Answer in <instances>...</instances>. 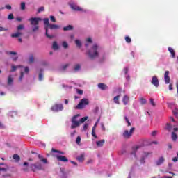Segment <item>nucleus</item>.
I'll return each instance as SVG.
<instances>
[{"instance_id":"15","label":"nucleus","mask_w":178,"mask_h":178,"mask_svg":"<svg viewBox=\"0 0 178 178\" xmlns=\"http://www.w3.org/2000/svg\"><path fill=\"white\" fill-rule=\"evenodd\" d=\"M54 153L60 154V155H65V152L59 151L58 149H55L54 148H52L51 151V154H54Z\"/></svg>"},{"instance_id":"55","label":"nucleus","mask_w":178,"mask_h":178,"mask_svg":"<svg viewBox=\"0 0 178 178\" xmlns=\"http://www.w3.org/2000/svg\"><path fill=\"white\" fill-rule=\"evenodd\" d=\"M24 76V74L23 72H21V75L19 76L20 81H22V80H23Z\"/></svg>"},{"instance_id":"54","label":"nucleus","mask_w":178,"mask_h":178,"mask_svg":"<svg viewBox=\"0 0 178 178\" xmlns=\"http://www.w3.org/2000/svg\"><path fill=\"white\" fill-rule=\"evenodd\" d=\"M8 18V20H13V14H12V13L9 14Z\"/></svg>"},{"instance_id":"46","label":"nucleus","mask_w":178,"mask_h":178,"mask_svg":"<svg viewBox=\"0 0 178 178\" xmlns=\"http://www.w3.org/2000/svg\"><path fill=\"white\" fill-rule=\"evenodd\" d=\"M50 20L53 22V23H55L56 22V19H55V17L54 15L50 16Z\"/></svg>"},{"instance_id":"49","label":"nucleus","mask_w":178,"mask_h":178,"mask_svg":"<svg viewBox=\"0 0 178 178\" xmlns=\"http://www.w3.org/2000/svg\"><path fill=\"white\" fill-rule=\"evenodd\" d=\"M1 170H2L3 172H7L8 171V165H6V168L0 167V171Z\"/></svg>"},{"instance_id":"35","label":"nucleus","mask_w":178,"mask_h":178,"mask_svg":"<svg viewBox=\"0 0 178 178\" xmlns=\"http://www.w3.org/2000/svg\"><path fill=\"white\" fill-rule=\"evenodd\" d=\"M92 136L95 138H98V136H97V135L95 134V127H92Z\"/></svg>"},{"instance_id":"11","label":"nucleus","mask_w":178,"mask_h":178,"mask_svg":"<svg viewBox=\"0 0 178 178\" xmlns=\"http://www.w3.org/2000/svg\"><path fill=\"white\" fill-rule=\"evenodd\" d=\"M56 157L58 162H69V159L65 156L56 155Z\"/></svg>"},{"instance_id":"9","label":"nucleus","mask_w":178,"mask_h":178,"mask_svg":"<svg viewBox=\"0 0 178 178\" xmlns=\"http://www.w3.org/2000/svg\"><path fill=\"white\" fill-rule=\"evenodd\" d=\"M70 6L72 10H75L76 12H81V10H83L81 7L78 6L77 5L74 4V3H70Z\"/></svg>"},{"instance_id":"37","label":"nucleus","mask_w":178,"mask_h":178,"mask_svg":"<svg viewBox=\"0 0 178 178\" xmlns=\"http://www.w3.org/2000/svg\"><path fill=\"white\" fill-rule=\"evenodd\" d=\"M75 43L79 48L81 47V42L80 40H76Z\"/></svg>"},{"instance_id":"34","label":"nucleus","mask_w":178,"mask_h":178,"mask_svg":"<svg viewBox=\"0 0 178 178\" xmlns=\"http://www.w3.org/2000/svg\"><path fill=\"white\" fill-rule=\"evenodd\" d=\"M165 129L168 130V131H171V130H172V125L170 124H169V123H167Z\"/></svg>"},{"instance_id":"27","label":"nucleus","mask_w":178,"mask_h":178,"mask_svg":"<svg viewBox=\"0 0 178 178\" xmlns=\"http://www.w3.org/2000/svg\"><path fill=\"white\" fill-rule=\"evenodd\" d=\"M138 148H140V147H138V146H135V147H132L134 152L131 153V154L134 155V156L135 158H136V151H137V149H138Z\"/></svg>"},{"instance_id":"30","label":"nucleus","mask_w":178,"mask_h":178,"mask_svg":"<svg viewBox=\"0 0 178 178\" xmlns=\"http://www.w3.org/2000/svg\"><path fill=\"white\" fill-rule=\"evenodd\" d=\"M42 72H44V70L40 69V73L39 74L40 81H42V80L44 79V75L42 74Z\"/></svg>"},{"instance_id":"52","label":"nucleus","mask_w":178,"mask_h":178,"mask_svg":"<svg viewBox=\"0 0 178 178\" xmlns=\"http://www.w3.org/2000/svg\"><path fill=\"white\" fill-rule=\"evenodd\" d=\"M40 162H42L43 163L47 164L48 163V160H47V159L45 158H43L42 159V161H40Z\"/></svg>"},{"instance_id":"25","label":"nucleus","mask_w":178,"mask_h":178,"mask_svg":"<svg viewBox=\"0 0 178 178\" xmlns=\"http://www.w3.org/2000/svg\"><path fill=\"white\" fill-rule=\"evenodd\" d=\"M171 138H172V141H176V140H177V134H176V133H175V132H172Z\"/></svg>"},{"instance_id":"17","label":"nucleus","mask_w":178,"mask_h":178,"mask_svg":"<svg viewBox=\"0 0 178 178\" xmlns=\"http://www.w3.org/2000/svg\"><path fill=\"white\" fill-rule=\"evenodd\" d=\"M49 29H50V30H58V29H59V26L56 24H50L49 26Z\"/></svg>"},{"instance_id":"26","label":"nucleus","mask_w":178,"mask_h":178,"mask_svg":"<svg viewBox=\"0 0 178 178\" xmlns=\"http://www.w3.org/2000/svg\"><path fill=\"white\" fill-rule=\"evenodd\" d=\"M52 48L53 49H54V51H57V49H59V46L58 45V43L56 42H53Z\"/></svg>"},{"instance_id":"60","label":"nucleus","mask_w":178,"mask_h":178,"mask_svg":"<svg viewBox=\"0 0 178 178\" xmlns=\"http://www.w3.org/2000/svg\"><path fill=\"white\" fill-rule=\"evenodd\" d=\"M24 72H25V73H29V72H30V70L29 69V67H26L24 68Z\"/></svg>"},{"instance_id":"2","label":"nucleus","mask_w":178,"mask_h":178,"mask_svg":"<svg viewBox=\"0 0 178 178\" xmlns=\"http://www.w3.org/2000/svg\"><path fill=\"white\" fill-rule=\"evenodd\" d=\"M30 168L31 169L32 172H35L36 170H44V167L41 162H36L35 163H32L30 165Z\"/></svg>"},{"instance_id":"48","label":"nucleus","mask_w":178,"mask_h":178,"mask_svg":"<svg viewBox=\"0 0 178 178\" xmlns=\"http://www.w3.org/2000/svg\"><path fill=\"white\" fill-rule=\"evenodd\" d=\"M70 64H65L64 65L62 66V69L63 70H66V69H67V67H69Z\"/></svg>"},{"instance_id":"1","label":"nucleus","mask_w":178,"mask_h":178,"mask_svg":"<svg viewBox=\"0 0 178 178\" xmlns=\"http://www.w3.org/2000/svg\"><path fill=\"white\" fill-rule=\"evenodd\" d=\"M87 55L92 60H94L95 58H98V56H99V54L98 53V45L97 44H93L91 50L88 51Z\"/></svg>"},{"instance_id":"8","label":"nucleus","mask_w":178,"mask_h":178,"mask_svg":"<svg viewBox=\"0 0 178 178\" xmlns=\"http://www.w3.org/2000/svg\"><path fill=\"white\" fill-rule=\"evenodd\" d=\"M29 20L31 22V26H35V25H38L40 22H41V18H40V17H32V18H30Z\"/></svg>"},{"instance_id":"20","label":"nucleus","mask_w":178,"mask_h":178,"mask_svg":"<svg viewBox=\"0 0 178 178\" xmlns=\"http://www.w3.org/2000/svg\"><path fill=\"white\" fill-rule=\"evenodd\" d=\"M96 144L98 147H103L104 144H105V140H102L96 142Z\"/></svg>"},{"instance_id":"28","label":"nucleus","mask_w":178,"mask_h":178,"mask_svg":"<svg viewBox=\"0 0 178 178\" xmlns=\"http://www.w3.org/2000/svg\"><path fill=\"white\" fill-rule=\"evenodd\" d=\"M63 30H64V31H70V30H73V26H72V25H68V26H65V27L63 28Z\"/></svg>"},{"instance_id":"33","label":"nucleus","mask_w":178,"mask_h":178,"mask_svg":"<svg viewBox=\"0 0 178 178\" xmlns=\"http://www.w3.org/2000/svg\"><path fill=\"white\" fill-rule=\"evenodd\" d=\"M24 25L20 24L18 26H17V31H20V30H24Z\"/></svg>"},{"instance_id":"31","label":"nucleus","mask_w":178,"mask_h":178,"mask_svg":"<svg viewBox=\"0 0 178 178\" xmlns=\"http://www.w3.org/2000/svg\"><path fill=\"white\" fill-rule=\"evenodd\" d=\"M13 83V79L12 78V76L10 75L8 79V84L10 86Z\"/></svg>"},{"instance_id":"44","label":"nucleus","mask_w":178,"mask_h":178,"mask_svg":"<svg viewBox=\"0 0 178 178\" xmlns=\"http://www.w3.org/2000/svg\"><path fill=\"white\" fill-rule=\"evenodd\" d=\"M8 55H17V52L15 51H7Z\"/></svg>"},{"instance_id":"6","label":"nucleus","mask_w":178,"mask_h":178,"mask_svg":"<svg viewBox=\"0 0 178 178\" xmlns=\"http://www.w3.org/2000/svg\"><path fill=\"white\" fill-rule=\"evenodd\" d=\"M63 110V104H54L51 107V111H52V112H61V111Z\"/></svg>"},{"instance_id":"29","label":"nucleus","mask_w":178,"mask_h":178,"mask_svg":"<svg viewBox=\"0 0 178 178\" xmlns=\"http://www.w3.org/2000/svg\"><path fill=\"white\" fill-rule=\"evenodd\" d=\"M84 154H81L76 158V159L79 161V162H83V161H84Z\"/></svg>"},{"instance_id":"12","label":"nucleus","mask_w":178,"mask_h":178,"mask_svg":"<svg viewBox=\"0 0 178 178\" xmlns=\"http://www.w3.org/2000/svg\"><path fill=\"white\" fill-rule=\"evenodd\" d=\"M164 80L165 84H169L170 83V77L169 76V71H165L164 74Z\"/></svg>"},{"instance_id":"50","label":"nucleus","mask_w":178,"mask_h":178,"mask_svg":"<svg viewBox=\"0 0 178 178\" xmlns=\"http://www.w3.org/2000/svg\"><path fill=\"white\" fill-rule=\"evenodd\" d=\"M81 141V138L80 136H78L76 140V144H80Z\"/></svg>"},{"instance_id":"24","label":"nucleus","mask_w":178,"mask_h":178,"mask_svg":"<svg viewBox=\"0 0 178 178\" xmlns=\"http://www.w3.org/2000/svg\"><path fill=\"white\" fill-rule=\"evenodd\" d=\"M13 159L15 161V162H19V161H20V156L18 154H14L13 155Z\"/></svg>"},{"instance_id":"10","label":"nucleus","mask_w":178,"mask_h":178,"mask_svg":"<svg viewBox=\"0 0 178 178\" xmlns=\"http://www.w3.org/2000/svg\"><path fill=\"white\" fill-rule=\"evenodd\" d=\"M151 83L154 86V87H159V80L158 79V76H154L152 79Z\"/></svg>"},{"instance_id":"58","label":"nucleus","mask_w":178,"mask_h":178,"mask_svg":"<svg viewBox=\"0 0 178 178\" xmlns=\"http://www.w3.org/2000/svg\"><path fill=\"white\" fill-rule=\"evenodd\" d=\"M173 113H174V115H175V116H177V115H178V110H177V109L174 110V111H173Z\"/></svg>"},{"instance_id":"51","label":"nucleus","mask_w":178,"mask_h":178,"mask_svg":"<svg viewBox=\"0 0 178 178\" xmlns=\"http://www.w3.org/2000/svg\"><path fill=\"white\" fill-rule=\"evenodd\" d=\"M140 163H142V164L145 163V157L143 156V157L140 159Z\"/></svg>"},{"instance_id":"16","label":"nucleus","mask_w":178,"mask_h":178,"mask_svg":"<svg viewBox=\"0 0 178 178\" xmlns=\"http://www.w3.org/2000/svg\"><path fill=\"white\" fill-rule=\"evenodd\" d=\"M22 34H23V33H22V32L17 31V32H16L15 33H13V34L11 35V37H12L13 38H17L20 37V35H22Z\"/></svg>"},{"instance_id":"23","label":"nucleus","mask_w":178,"mask_h":178,"mask_svg":"<svg viewBox=\"0 0 178 178\" xmlns=\"http://www.w3.org/2000/svg\"><path fill=\"white\" fill-rule=\"evenodd\" d=\"M119 98H120V95H118L113 98V101H114L115 104H117L118 105H119V104H120L119 102Z\"/></svg>"},{"instance_id":"32","label":"nucleus","mask_w":178,"mask_h":178,"mask_svg":"<svg viewBox=\"0 0 178 178\" xmlns=\"http://www.w3.org/2000/svg\"><path fill=\"white\" fill-rule=\"evenodd\" d=\"M140 101L141 105H145V104H147V100L144 99V97H141L140 99Z\"/></svg>"},{"instance_id":"39","label":"nucleus","mask_w":178,"mask_h":178,"mask_svg":"<svg viewBox=\"0 0 178 178\" xmlns=\"http://www.w3.org/2000/svg\"><path fill=\"white\" fill-rule=\"evenodd\" d=\"M87 119H88V117H83V118H81L79 122L81 124L84 123L86 122V120H87Z\"/></svg>"},{"instance_id":"57","label":"nucleus","mask_w":178,"mask_h":178,"mask_svg":"<svg viewBox=\"0 0 178 178\" xmlns=\"http://www.w3.org/2000/svg\"><path fill=\"white\" fill-rule=\"evenodd\" d=\"M17 67L13 65L12 66L11 72H16Z\"/></svg>"},{"instance_id":"18","label":"nucleus","mask_w":178,"mask_h":178,"mask_svg":"<svg viewBox=\"0 0 178 178\" xmlns=\"http://www.w3.org/2000/svg\"><path fill=\"white\" fill-rule=\"evenodd\" d=\"M8 116L10 117V118H16V116H17V112H16V111H10L9 113H8Z\"/></svg>"},{"instance_id":"19","label":"nucleus","mask_w":178,"mask_h":178,"mask_svg":"<svg viewBox=\"0 0 178 178\" xmlns=\"http://www.w3.org/2000/svg\"><path fill=\"white\" fill-rule=\"evenodd\" d=\"M122 102L124 105H127V104H129V96L124 95L122 99Z\"/></svg>"},{"instance_id":"13","label":"nucleus","mask_w":178,"mask_h":178,"mask_svg":"<svg viewBox=\"0 0 178 178\" xmlns=\"http://www.w3.org/2000/svg\"><path fill=\"white\" fill-rule=\"evenodd\" d=\"M97 87L100 89L102 90V91H105V90H108V86L105 83H98Z\"/></svg>"},{"instance_id":"43","label":"nucleus","mask_w":178,"mask_h":178,"mask_svg":"<svg viewBox=\"0 0 178 178\" xmlns=\"http://www.w3.org/2000/svg\"><path fill=\"white\" fill-rule=\"evenodd\" d=\"M63 48H65V49H66L67 48H68L69 44L66 42H63Z\"/></svg>"},{"instance_id":"21","label":"nucleus","mask_w":178,"mask_h":178,"mask_svg":"<svg viewBox=\"0 0 178 178\" xmlns=\"http://www.w3.org/2000/svg\"><path fill=\"white\" fill-rule=\"evenodd\" d=\"M168 51L171 54L172 58L176 57V53L175 52V50L172 49V47H168Z\"/></svg>"},{"instance_id":"22","label":"nucleus","mask_w":178,"mask_h":178,"mask_svg":"<svg viewBox=\"0 0 178 178\" xmlns=\"http://www.w3.org/2000/svg\"><path fill=\"white\" fill-rule=\"evenodd\" d=\"M80 69H81V65L80 64H76L74 66V70L75 72L80 71Z\"/></svg>"},{"instance_id":"5","label":"nucleus","mask_w":178,"mask_h":178,"mask_svg":"<svg viewBox=\"0 0 178 178\" xmlns=\"http://www.w3.org/2000/svg\"><path fill=\"white\" fill-rule=\"evenodd\" d=\"M90 104V101L88 99H82L79 104L76 106V109H84V107Z\"/></svg>"},{"instance_id":"56","label":"nucleus","mask_w":178,"mask_h":178,"mask_svg":"<svg viewBox=\"0 0 178 178\" xmlns=\"http://www.w3.org/2000/svg\"><path fill=\"white\" fill-rule=\"evenodd\" d=\"M156 134H158V131H153L152 132V136L153 137H154V136H155Z\"/></svg>"},{"instance_id":"59","label":"nucleus","mask_w":178,"mask_h":178,"mask_svg":"<svg viewBox=\"0 0 178 178\" xmlns=\"http://www.w3.org/2000/svg\"><path fill=\"white\" fill-rule=\"evenodd\" d=\"M87 129H88V124H85L83 125V130H87Z\"/></svg>"},{"instance_id":"53","label":"nucleus","mask_w":178,"mask_h":178,"mask_svg":"<svg viewBox=\"0 0 178 178\" xmlns=\"http://www.w3.org/2000/svg\"><path fill=\"white\" fill-rule=\"evenodd\" d=\"M77 94H79V95H83V90L80 89H76Z\"/></svg>"},{"instance_id":"45","label":"nucleus","mask_w":178,"mask_h":178,"mask_svg":"<svg viewBox=\"0 0 178 178\" xmlns=\"http://www.w3.org/2000/svg\"><path fill=\"white\" fill-rule=\"evenodd\" d=\"M125 121L127 122L128 126H131V123L130 122V121L129 120V118H127V116L124 117Z\"/></svg>"},{"instance_id":"4","label":"nucleus","mask_w":178,"mask_h":178,"mask_svg":"<svg viewBox=\"0 0 178 178\" xmlns=\"http://www.w3.org/2000/svg\"><path fill=\"white\" fill-rule=\"evenodd\" d=\"M79 116H80V115H76L72 117V119L71 121L72 122L71 129H76L77 127H80V124H81L80 121H76V119H77Z\"/></svg>"},{"instance_id":"40","label":"nucleus","mask_w":178,"mask_h":178,"mask_svg":"<svg viewBox=\"0 0 178 178\" xmlns=\"http://www.w3.org/2000/svg\"><path fill=\"white\" fill-rule=\"evenodd\" d=\"M125 41L128 44H130V42H131V38H130V37H129V36H126L125 37Z\"/></svg>"},{"instance_id":"38","label":"nucleus","mask_w":178,"mask_h":178,"mask_svg":"<svg viewBox=\"0 0 178 178\" xmlns=\"http://www.w3.org/2000/svg\"><path fill=\"white\" fill-rule=\"evenodd\" d=\"M45 10V8L44 6L40 7L38 9V13H41V12H44Z\"/></svg>"},{"instance_id":"41","label":"nucleus","mask_w":178,"mask_h":178,"mask_svg":"<svg viewBox=\"0 0 178 178\" xmlns=\"http://www.w3.org/2000/svg\"><path fill=\"white\" fill-rule=\"evenodd\" d=\"M40 29V26L38 25H35L34 27H33L32 31L33 32L38 31V30Z\"/></svg>"},{"instance_id":"64","label":"nucleus","mask_w":178,"mask_h":178,"mask_svg":"<svg viewBox=\"0 0 178 178\" xmlns=\"http://www.w3.org/2000/svg\"><path fill=\"white\" fill-rule=\"evenodd\" d=\"M177 160H178V158H177V157H174V158L172 159L173 162H177Z\"/></svg>"},{"instance_id":"3","label":"nucleus","mask_w":178,"mask_h":178,"mask_svg":"<svg viewBox=\"0 0 178 178\" xmlns=\"http://www.w3.org/2000/svg\"><path fill=\"white\" fill-rule=\"evenodd\" d=\"M44 23V29L46 31V36L47 37V38H49L50 40L54 38V37H55L54 35H49L48 34V29L49 27V25L51 24H49V19L48 18H44L43 19Z\"/></svg>"},{"instance_id":"36","label":"nucleus","mask_w":178,"mask_h":178,"mask_svg":"<svg viewBox=\"0 0 178 178\" xmlns=\"http://www.w3.org/2000/svg\"><path fill=\"white\" fill-rule=\"evenodd\" d=\"M30 63H34V55H31L29 57Z\"/></svg>"},{"instance_id":"62","label":"nucleus","mask_w":178,"mask_h":178,"mask_svg":"<svg viewBox=\"0 0 178 178\" xmlns=\"http://www.w3.org/2000/svg\"><path fill=\"white\" fill-rule=\"evenodd\" d=\"M6 30H8V29H6L2 26H0V31H6Z\"/></svg>"},{"instance_id":"61","label":"nucleus","mask_w":178,"mask_h":178,"mask_svg":"<svg viewBox=\"0 0 178 178\" xmlns=\"http://www.w3.org/2000/svg\"><path fill=\"white\" fill-rule=\"evenodd\" d=\"M6 8L7 9H8L9 10H10V9H12V6L10 5H6Z\"/></svg>"},{"instance_id":"7","label":"nucleus","mask_w":178,"mask_h":178,"mask_svg":"<svg viewBox=\"0 0 178 178\" xmlns=\"http://www.w3.org/2000/svg\"><path fill=\"white\" fill-rule=\"evenodd\" d=\"M135 130H136V128L134 127L131 128L129 131V130H125L122 134L124 138H128V139L130 138L131 136H133V133H134Z\"/></svg>"},{"instance_id":"63","label":"nucleus","mask_w":178,"mask_h":178,"mask_svg":"<svg viewBox=\"0 0 178 178\" xmlns=\"http://www.w3.org/2000/svg\"><path fill=\"white\" fill-rule=\"evenodd\" d=\"M101 127H102V130H103V131H105V125H104V124H101Z\"/></svg>"},{"instance_id":"47","label":"nucleus","mask_w":178,"mask_h":178,"mask_svg":"<svg viewBox=\"0 0 178 178\" xmlns=\"http://www.w3.org/2000/svg\"><path fill=\"white\" fill-rule=\"evenodd\" d=\"M149 101H150V104L152 106H156V104H155L154 99H150Z\"/></svg>"},{"instance_id":"14","label":"nucleus","mask_w":178,"mask_h":178,"mask_svg":"<svg viewBox=\"0 0 178 178\" xmlns=\"http://www.w3.org/2000/svg\"><path fill=\"white\" fill-rule=\"evenodd\" d=\"M165 162V158L163 156H161L159 158V159L156 161V163L157 166H160V165H162Z\"/></svg>"},{"instance_id":"42","label":"nucleus","mask_w":178,"mask_h":178,"mask_svg":"<svg viewBox=\"0 0 178 178\" xmlns=\"http://www.w3.org/2000/svg\"><path fill=\"white\" fill-rule=\"evenodd\" d=\"M21 9L22 10H24V9H26V3L24 2L21 3Z\"/></svg>"}]
</instances>
